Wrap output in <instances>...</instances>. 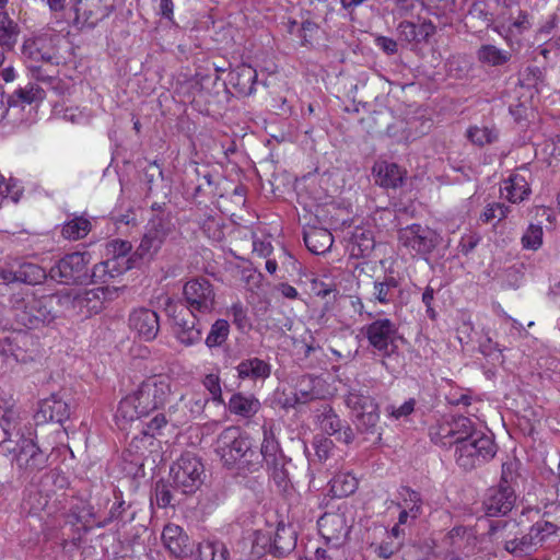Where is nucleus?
<instances>
[{"label": "nucleus", "instance_id": "obj_1", "mask_svg": "<svg viewBox=\"0 0 560 560\" xmlns=\"http://www.w3.org/2000/svg\"><path fill=\"white\" fill-rule=\"evenodd\" d=\"M10 304L22 325L36 328L40 324H49L65 316L73 304V300L69 294H48L37 298L27 291H20L12 293Z\"/></svg>", "mask_w": 560, "mask_h": 560}, {"label": "nucleus", "instance_id": "obj_2", "mask_svg": "<svg viewBox=\"0 0 560 560\" xmlns=\"http://www.w3.org/2000/svg\"><path fill=\"white\" fill-rule=\"evenodd\" d=\"M0 447L3 453H15L19 467L21 462L31 459L42 452L32 439L24 436L21 423L13 411H5L0 420Z\"/></svg>", "mask_w": 560, "mask_h": 560}, {"label": "nucleus", "instance_id": "obj_3", "mask_svg": "<svg viewBox=\"0 0 560 560\" xmlns=\"http://www.w3.org/2000/svg\"><path fill=\"white\" fill-rule=\"evenodd\" d=\"M495 453L493 439L480 431L468 440L458 441L455 446V460L463 469L471 470L493 458Z\"/></svg>", "mask_w": 560, "mask_h": 560}, {"label": "nucleus", "instance_id": "obj_4", "mask_svg": "<svg viewBox=\"0 0 560 560\" xmlns=\"http://www.w3.org/2000/svg\"><path fill=\"white\" fill-rule=\"evenodd\" d=\"M165 312L172 319L174 335L182 345L190 347L201 341L202 326L198 318L199 314L189 311L183 302H175L172 299H167Z\"/></svg>", "mask_w": 560, "mask_h": 560}, {"label": "nucleus", "instance_id": "obj_5", "mask_svg": "<svg viewBox=\"0 0 560 560\" xmlns=\"http://www.w3.org/2000/svg\"><path fill=\"white\" fill-rule=\"evenodd\" d=\"M170 476L174 490L183 494H192L203 483L205 466L197 455L187 452L171 466Z\"/></svg>", "mask_w": 560, "mask_h": 560}, {"label": "nucleus", "instance_id": "obj_6", "mask_svg": "<svg viewBox=\"0 0 560 560\" xmlns=\"http://www.w3.org/2000/svg\"><path fill=\"white\" fill-rule=\"evenodd\" d=\"M346 404L352 410L353 421L359 432L380 435L378 405L374 398L353 390L348 394Z\"/></svg>", "mask_w": 560, "mask_h": 560}, {"label": "nucleus", "instance_id": "obj_7", "mask_svg": "<svg viewBox=\"0 0 560 560\" xmlns=\"http://www.w3.org/2000/svg\"><path fill=\"white\" fill-rule=\"evenodd\" d=\"M516 527L515 523L503 520L494 521L490 524L488 535L493 542L502 545L509 553L515 557L527 556L535 549L537 544L529 532L520 538L516 536L511 537L513 534L512 529Z\"/></svg>", "mask_w": 560, "mask_h": 560}, {"label": "nucleus", "instance_id": "obj_8", "mask_svg": "<svg viewBox=\"0 0 560 560\" xmlns=\"http://www.w3.org/2000/svg\"><path fill=\"white\" fill-rule=\"evenodd\" d=\"M183 303L189 311L200 316L211 314L217 304V294L212 283L203 277L187 281L183 288Z\"/></svg>", "mask_w": 560, "mask_h": 560}, {"label": "nucleus", "instance_id": "obj_9", "mask_svg": "<svg viewBox=\"0 0 560 560\" xmlns=\"http://www.w3.org/2000/svg\"><path fill=\"white\" fill-rule=\"evenodd\" d=\"M90 255L71 253L58 260L49 270V277L62 284H83L89 280Z\"/></svg>", "mask_w": 560, "mask_h": 560}, {"label": "nucleus", "instance_id": "obj_10", "mask_svg": "<svg viewBox=\"0 0 560 560\" xmlns=\"http://www.w3.org/2000/svg\"><path fill=\"white\" fill-rule=\"evenodd\" d=\"M138 400V408L142 413L149 416L167 402L171 396V383L167 376L156 375L147 378L141 383L135 393Z\"/></svg>", "mask_w": 560, "mask_h": 560}, {"label": "nucleus", "instance_id": "obj_11", "mask_svg": "<svg viewBox=\"0 0 560 560\" xmlns=\"http://www.w3.org/2000/svg\"><path fill=\"white\" fill-rule=\"evenodd\" d=\"M217 452L225 467L233 469L245 452L253 445L249 436L240 427L225 428L218 436Z\"/></svg>", "mask_w": 560, "mask_h": 560}, {"label": "nucleus", "instance_id": "obj_12", "mask_svg": "<svg viewBox=\"0 0 560 560\" xmlns=\"http://www.w3.org/2000/svg\"><path fill=\"white\" fill-rule=\"evenodd\" d=\"M262 451L265 457V465L275 481L278 489L282 492L288 491L291 486L287 464L290 459L282 453L279 443L265 433L262 441Z\"/></svg>", "mask_w": 560, "mask_h": 560}, {"label": "nucleus", "instance_id": "obj_13", "mask_svg": "<svg viewBox=\"0 0 560 560\" xmlns=\"http://www.w3.org/2000/svg\"><path fill=\"white\" fill-rule=\"evenodd\" d=\"M398 242L410 253L424 256L436 247L438 234L428 226L411 224L398 231Z\"/></svg>", "mask_w": 560, "mask_h": 560}, {"label": "nucleus", "instance_id": "obj_14", "mask_svg": "<svg viewBox=\"0 0 560 560\" xmlns=\"http://www.w3.org/2000/svg\"><path fill=\"white\" fill-rule=\"evenodd\" d=\"M361 334L368 339L369 345L383 355H389L395 348L398 328L388 318H378L361 328Z\"/></svg>", "mask_w": 560, "mask_h": 560}, {"label": "nucleus", "instance_id": "obj_15", "mask_svg": "<svg viewBox=\"0 0 560 560\" xmlns=\"http://www.w3.org/2000/svg\"><path fill=\"white\" fill-rule=\"evenodd\" d=\"M115 0H79L75 4L74 25L93 28L108 18L115 9Z\"/></svg>", "mask_w": 560, "mask_h": 560}, {"label": "nucleus", "instance_id": "obj_16", "mask_svg": "<svg viewBox=\"0 0 560 560\" xmlns=\"http://www.w3.org/2000/svg\"><path fill=\"white\" fill-rule=\"evenodd\" d=\"M22 55L25 58L27 68L33 72L34 77L42 81H44L45 78L40 73L39 62L54 63L56 59V52L45 37L25 40L22 47Z\"/></svg>", "mask_w": 560, "mask_h": 560}, {"label": "nucleus", "instance_id": "obj_17", "mask_svg": "<svg viewBox=\"0 0 560 560\" xmlns=\"http://www.w3.org/2000/svg\"><path fill=\"white\" fill-rule=\"evenodd\" d=\"M71 413L70 406L60 396L52 394L50 397L43 399L39 405L34 419L36 424H44L47 422H56L62 424L69 419Z\"/></svg>", "mask_w": 560, "mask_h": 560}, {"label": "nucleus", "instance_id": "obj_18", "mask_svg": "<svg viewBox=\"0 0 560 560\" xmlns=\"http://www.w3.org/2000/svg\"><path fill=\"white\" fill-rule=\"evenodd\" d=\"M128 324L129 328L144 341L153 340L160 331L158 314L145 307L132 311L129 315Z\"/></svg>", "mask_w": 560, "mask_h": 560}, {"label": "nucleus", "instance_id": "obj_19", "mask_svg": "<svg viewBox=\"0 0 560 560\" xmlns=\"http://www.w3.org/2000/svg\"><path fill=\"white\" fill-rule=\"evenodd\" d=\"M162 540L168 552L178 559L189 557L194 551L188 535L176 524H167L162 532Z\"/></svg>", "mask_w": 560, "mask_h": 560}, {"label": "nucleus", "instance_id": "obj_20", "mask_svg": "<svg viewBox=\"0 0 560 560\" xmlns=\"http://www.w3.org/2000/svg\"><path fill=\"white\" fill-rule=\"evenodd\" d=\"M514 488L492 487L483 500V509L488 516L505 515L515 503Z\"/></svg>", "mask_w": 560, "mask_h": 560}, {"label": "nucleus", "instance_id": "obj_21", "mask_svg": "<svg viewBox=\"0 0 560 560\" xmlns=\"http://www.w3.org/2000/svg\"><path fill=\"white\" fill-rule=\"evenodd\" d=\"M444 542L450 547L451 553L469 557L477 549L476 532L471 527L456 526L450 530Z\"/></svg>", "mask_w": 560, "mask_h": 560}, {"label": "nucleus", "instance_id": "obj_22", "mask_svg": "<svg viewBox=\"0 0 560 560\" xmlns=\"http://www.w3.org/2000/svg\"><path fill=\"white\" fill-rule=\"evenodd\" d=\"M436 27L431 20L418 19V22L402 21L397 26L400 40L407 43H427L435 34Z\"/></svg>", "mask_w": 560, "mask_h": 560}, {"label": "nucleus", "instance_id": "obj_23", "mask_svg": "<svg viewBox=\"0 0 560 560\" xmlns=\"http://www.w3.org/2000/svg\"><path fill=\"white\" fill-rule=\"evenodd\" d=\"M319 380L311 375H303L299 378L295 392L292 397H287L283 406L295 407L299 404H307L320 397V390L317 388Z\"/></svg>", "mask_w": 560, "mask_h": 560}, {"label": "nucleus", "instance_id": "obj_24", "mask_svg": "<svg viewBox=\"0 0 560 560\" xmlns=\"http://www.w3.org/2000/svg\"><path fill=\"white\" fill-rule=\"evenodd\" d=\"M296 547V533L291 526L279 524L273 538H269L268 553L281 558L292 552Z\"/></svg>", "mask_w": 560, "mask_h": 560}, {"label": "nucleus", "instance_id": "obj_25", "mask_svg": "<svg viewBox=\"0 0 560 560\" xmlns=\"http://www.w3.org/2000/svg\"><path fill=\"white\" fill-rule=\"evenodd\" d=\"M257 80V72L248 65H241L231 70L228 74L229 83L241 95L247 96L254 92V85Z\"/></svg>", "mask_w": 560, "mask_h": 560}, {"label": "nucleus", "instance_id": "obj_26", "mask_svg": "<svg viewBox=\"0 0 560 560\" xmlns=\"http://www.w3.org/2000/svg\"><path fill=\"white\" fill-rule=\"evenodd\" d=\"M399 293V281L393 276H384L373 282L371 301L383 305L390 304L397 300Z\"/></svg>", "mask_w": 560, "mask_h": 560}, {"label": "nucleus", "instance_id": "obj_27", "mask_svg": "<svg viewBox=\"0 0 560 560\" xmlns=\"http://www.w3.org/2000/svg\"><path fill=\"white\" fill-rule=\"evenodd\" d=\"M441 431L443 432L442 436L452 439L450 443L455 446H457L458 441L468 440L470 435L480 432L475 429L472 421L464 416L453 419L446 427H442Z\"/></svg>", "mask_w": 560, "mask_h": 560}, {"label": "nucleus", "instance_id": "obj_28", "mask_svg": "<svg viewBox=\"0 0 560 560\" xmlns=\"http://www.w3.org/2000/svg\"><path fill=\"white\" fill-rule=\"evenodd\" d=\"M304 243L310 252L322 255L331 248L334 236L327 229L310 228L304 232Z\"/></svg>", "mask_w": 560, "mask_h": 560}, {"label": "nucleus", "instance_id": "obj_29", "mask_svg": "<svg viewBox=\"0 0 560 560\" xmlns=\"http://www.w3.org/2000/svg\"><path fill=\"white\" fill-rule=\"evenodd\" d=\"M44 97L45 91L39 85L30 83L8 95V106L23 108L26 104L43 101Z\"/></svg>", "mask_w": 560, "mask_h": 560}, {"label": "nucleus", "instance_id": "obj_30", "mask_svg": "<svg viewBox=\"0 0 560 560\" xmlns=\"http://www.w3.org/2000/svg\"><path fill=\"white\" fill-rule=\"evenodd\" d=\"M240 378L265 380L271 373L270 364L259 358L243 360L236 368Z\"/></svg>", "mask_w": 560, "mask_h": 560}, {"label": "nucleus", "instance_id": "obj_31", "mask_svg": "<svg viewBox=\"0 0 560 560\" xmlns=\"http://www.w3.org/2000/svg\"><path fill=\"white\" fill-rule=\"evenodd\" d=\"M406 171L395 163H383L378 165L376 183L384 188H398L402 185Z\"/></svg>", "mask_w": 560, "mask_h": 560}, {"label": "nucleus", "instance_id": "obj_32", "mask_svg": "<svg viewBox=\"0 0 560 560\" xmlns=\"http://www.w3.org/2000/svg\"><path fill=\"white\" fill-rule=\"evenodd\" d=\"M264 463L265 457L262 445L260 446V450L252 445L249 451L245 452L233 469H235L241 476H247L259 471L262 468Z\"/></svg>", "mask_w": 560, "mask_h": 560}, {"label": "nucleus", "instance_id": "obj_33", "mask_svg": "<svg viewBox=\"0 0 560 560\" xmlns=\"http://www.w3.org/2000/svg\"><path fill=\"white\" fill-rule=\"evenodd\" d=\"M197 560H229L230 550L223 541L205 540L198 544Z\"/></svg>", "mask_w": 560, "mask_h": 560}, {"label": "nucleus", "instance_id": "obj_34", "mask_svg": "<svg viewBox=\"0 0 560 560\" xmlns=\"http://www.w3.org/2000/svg\"><path fill=\"white\" fill-rule=\"evenodd\" d=\"M68 485V477L57 469L44 474L38 481L39 491L47 497L56 493L58 490H65Z\"/></svg>", "mask_w": 560, "mask_h": 560}, {"label": "nucleus", "instance_id": "obj_35", "mask_svg": "<svg viewBox=\"0 0 560 560\" xmlns=\"http://www.w3.org/2000/svg\"><path fill=\"white\" fill-rule=\"evenodd\" d=\"M126 264L127 266H125L124 268H119L117 266V260L108 259L106 261L96 264L93 267L92 273L90 275L89 279L91 278L92 282L94 283H106L108 279H112L120 275L122 271L131 268V266L129 265V260H127Z\"/></svg>", "mask_w": 560, "mask_h": 560}, {"label": "nucleus", "instance_id": "obj_36", "mask_svg": "<svg viewBox=\"0 0 560 560\" xmlns=\"http://www.w3.org/2000/svg\"><path fill=\"white\" fill-rule=\"evenodd\" d=\"M117 294V288H109L108 285H101L97 288H93L91 290H86L83 294L72 298L73 304L70 305V308H74L75 306H83L84 304L89 305V303L93 301H107L113 300L114 295Z\"/></svg>", "mask_w": 560, "mask_h": 560}, {"label": "nucleus", "instance_id": "obj_37", "mask_svg": "<svg viewBox=\"0 0 560 560\" xmlns=\"http://www.w3.org/2000/svg\"><path fill=\"white\" fill-rule=\"evenodd\" d=\"M512 55L510 51L499 49L494 45H482L477 51V58L480 62L499 67L510 61Z\"/></svg>", "mask_w": 560, "mask_h": 560}, {"label": "nucleus", "instance_id": "obj_38", "mask_svg": "<svg viewBox=\"0 0 560 560\" xmlns=\"http://www.w3.org/2000/svg\"><path fill=\"white\" fill-rule=\"evenodd\" d=\"M165 238L166 237L164 235H162L161 233L147 226V231L140 242V245L137 248L136 254L140 258H144V257L151 258L154 254H156L159 252V249L161 248Z\"/></svg>", "mask_w": 560, "mask_h": 560}, {"label": "nucleus", "instance_id": "obj_39", "mask_svg": "<svg viewBox=\"0 0 560 560\" xmlns=\"http://www.w3.org/2000/svg\"><path fill=\"white\" fill-rule=\"evenodd\" d=\"M504 191L506 192V198L515 203L523 201L530 192V189L525 178L515 174L510 176L509 180L505 182Z\"/></svg>", "mask_w": 560, "mask_h": 560}, {"label": "nucleus", "instance_id": "obj_40", "mask_svg": "<svg viewBox=\"0 0 560 560\" xmlns=\"http://www.w3.org/2000/svg\"><path fill=\"white\" fill-rule=\"evenodd\" d=\"M400 502L398 506L405 511L412 513V520H416L422 514V498L421 494L408 487H402L400 492Z\"/></svg>", "mask_w": 560, "mask_h": 560}, {"label": "nucleus", "instance_id": "obj_41", "mask_svg": "<svg viewBox=\"0 0 560 560\" xmlns=\"http://www.w3.org/2000/svg\"><path fill=\"white\" fill-rule=\"evenodd\" d=\"M19 282L35 285L42 283L47 273L44 268L33 262H23L16 269Z\"/></svg>", "mask_w": 560, "mask_h": 560}, {"label": "nucleus", "instance_id": "obj_42", "mask_svg": "<svg viewBox=\"0 0 560 560\" xmlns=\"http://www.w3.org/2000/svg\"><path fill=\"white\" fill-rule=\"evenodd\" d=\"M259 401L254 397H245L242 394H234L229 402V409L235 415L250 417L257 412Z\"/></svg>", "mask_w": 560, "mask_h": 560}, {"label": "nucleus", "instance_id": "obj_43", "mask_svg": "<svg viewBox=\"0 0 560 560\" xmlns=\"http://www.w3.org/2000/svg\"><path fill=\"white\" fill-rule=\"evenodd\" d=\"M358 488V480L349 474H341L332 478L330 481V491L335 497H348Z\"/></svg>", "mask_w": 560, "mask_h": 560}, {"label": "nucleus", "instance_id": "obj_44", "mask_svg": "<svg viewBox=\"0 0 560 560\" xmlns=\"http://www.w3.org/2000/svg\"><path fill=\"white\" fill-rule=\"evenodd\" d=\"M90 230V221L85 218L77 217L63 225L62 235L68 240H79L86 236Z\"/></svg>", "mask_w": 560, "mask_h": 560}, {"label": "nucleus", "instance_id": "obj_45", "mask_svg": "<svg viewBox=\"0 0 560 560\" xmlns=\"http://www.w3.org/2000/svg\"><path fill=\"white\" fill-rule=\"evenodd\" d=\"M140 411V408H138L137 397L135 394H132L120 400L116 417L127 421H133L135 419L147 417L145 413Z\"/></svg>", "mask_w": 560, "mask_h": 560}, {"label": "nucleus", "instance_id": "obj_46", "mask_svg": "<svg viewBox=\"0 0 560 560\" xmlns=\"http://www.w3.org/2000/svg\"><path fill=\"white\" fill-rule=\"evenodd\" d=\"M230 325L225 319H217L206 338V345L209 348L220 347L222 346L229 336Z\"/></svg>", "mask_w": 560, "mask_h": 560}, {"label": "nucleus", "instance_id": "obj_47", "mask_svg": "<svg viewBox=\"0 0 560 560\" xmlns=\"http://www.w3.org/2000/svg\"><path fill=\"white\" fill-rule=\"evenodd\" d=\"M467 138L476 145L483 147L498 139V131L489 127L472 126L466 132Z\"/></svg>", "mask_w": 560, "mask_h": 560}, {"label": "nucleus", "instance_id": "obj_48", "mask_svg": "<svg viewBox=\"0 0 560 560\" xmlns=\"http://www.w3.org/2000/svg\"><path fill=\"white\" fill-rule=\"evenodd\" d=\"M18 31L7 13L0 14V46L12 48L16 42Z\"/></svg>", "mask_w": 560, "mask_h": 560}, {"label": "nucleus", "instance_id": "obj_49", "mask_svg": "<svg viewBox=\"0 0 560 560\" xmlns=\"http://www.w3.org/2000/svg\"><path fill=\"white\" fill-rule=\"evenodd\" d=\"M108 252L113 255L110 260H117V266L119 268H124L127 266L126 261L129 260V265L131 266V259H126V256L132 249V245L128 241L122 240H113L108 243Z\"/></svg>", "mask_w": 560, "mask_h": 560}, {"label": "nucleus", "instance_id": "obj_50", "mask_svg": "<svg viewBox=\"0 0 560 560\" xmlns=\"http://www.w3.org/2000/svg\"><path fill=\"white\" fill-rule=\"evenodd\" d=\"M229 314L232 316L233 324L241 332H247L252 329V322L247 315V308L241 303H234Z\"/></svg>", "mask_w": 560, "mask_h": 560}, {"label": "nucleus", "instance_id": "obj_51", "mask_svg": "<svg viewBox=\"0 0 560 560\" xmlns=\"http://www.w3.org/2000/svg\"><path fill=\"white\" fill-rule=\"evenodd\" d=\"M518 467L520 463L515 459L503 463L499 487L514 488L520 478Z\"/></svg>", "mask_w": 560, "mask_h": 560}, {"label": "nucleus", "instance_id": "obj_52", "mask_svg": "<svg viewBox=\"0 0 560 560\" xmlns=\"http://www.w3.org/2000/svg\"><path fill=\"white\" fill-rule=\"evenodd\" d=\"M509 211H510V207L505 206L504 203L494 202V203L488 205L485 208V210L480 214V220L483 223H490L493 220H497L498 222H500L504 218H506Z\"/></svg>", "mask_w": 560, "mask_h": 560}, {"label": "nucleus", "instance_id": "obj_53", "mask_svg": "<svg viewBox=\"0 0 560 560\" xmlns=\"http://www.w3.org/2000/svg\"><path fill=\"white\" fill-rule=\"evenodd\" d=\"M172 488L173 483L168 485L162 479L155 482V501L159 508H167L173 504L174 494L172 492Z\"/></svg>", "mask_w": 560, "mask_h": 560}, {"label": "nucleus", "instance_id": "obj_54", "mask_svg": "<svg viewBox=\"0 0 560 560\" xmlns=\"http://www.w3.org/2000/svg\"><path fill=\"white\" fill-rule=\"evenodd\" d=\"M542 234L540 225L530 224L522 236L523 246L527 249H538L542 244Z\"/></svg>", "mask_w": 560, "mask_h": 560}, {"label": "nucleus", "instance_id": "obj_55", "mask_svg": "<svg viewBox=\"0 0 560 560\" xmlns=\"http://www.w3.org/2000/svg\"><path fill=\"white\" fill-rule=\"evenodd\" d=\"M312 444L315 450V455L319 462L327 460L332 454L335 447L332 440L322 434L314 436Z\"/></svg>", "mask_w": 560, "mask_h": 560}, {"label": "nucleus", "instance_id": "obj_56", "mask_svg": "<svg viewBox=\"0 0 560 560\" xmlns=\"http://www.w3.org/2000/svg\"><path fill=\"white\" fill-rule=\"evenodd\" d=\"M319 424L322 431L329 435L337 434L342 427L341 420L331 409L322 413Z\"/></svg>", "mask_w": 560, "mask_h": 560}, {"label": "nucleus", "instance_id": "obj_57", "mask_svg": "<svg viewBox=\"0 0 560 560\" xmlns=\"http://www.w3.org/2000/svg\"><path fill=\"white\" fill-rule=\"evenodd\" d=\"M557 526L548 521L537 522L529 528V533L537 545L541 544L547 537L555 534Z\"/></svg>", "mask_w": 560, "mask_h": 560}, {"label": "nucleus", "instance_id": "obj_58", "mask_svg": "<svg viewBox=\"0 0 560 560\" xmlns=\"http://www.w3.org/2000/svg\"><path fill=\"white\" fill-rule=\"evenodd\" d=\"M47 460L48 456L42 451L33 458L21 462V467L19 468L23 470L26 477H30L31 474L44 469L47 465Z\"/></svg>", "mask_w": 560, "mask_h": 560}, {"label": "nucleus", "instance_id": "obj_59", "mask_svg": "<svg viewBox=\"0 0 560 560\" xmlns=\"http://www.w3.org/2000/svg\"><path fill=\"white\" fill-rule=\"evenodd\" d=\"M147 226L167 237L174 224L171 214H161L160 217H151Z\"/></svg>", "mask_w": 560, "mask_h": 560}, {"label": "nucleus", "instance_id": "obj_60", "mask_svg": "<svg viewBox=\"0 0 560 560\" xmlns=\"http://www.w3.org/2000/svg\"><path fill=\"white\" fill-rule=\"evenodd\" d=\"M480 352L486 357H491L493 360L502 361V350L499 348V343L492 341L490 337H487L485 341L479 345Z\"/></svg>", "mask_w": 560, "mask_h": 560}, {"label": "nucleus", "instance_id": "obj_61", "mask_svg": "<svg viewBox=\"0 0 560 560\" xmlns=\"http://www.w3.org/2000/svg\"><path fill=\"white\" fill-rule=\"evenodd\" d=\"M415 405H416V400L411 398V399L405 401L399 407L389 406L387 408V412L390 417H393L395 419H399V418L407 417L410 413H412V411L415 410Z\"/></svg>", "mask_w": 560, "mask_h": 560}, {"label": "nucleus", "instance_id": "obj_62", "mask_svg": "<svg viewBox=\"0 0 560 560\" xmlns=\"http://www.w3.org/2000/svg\"><path fill=\"white\" fill-rule=\"evenodd\" d=\"M166 423L167 420L164 413L159 412L145 423V429H143V433L145 435L154 436Z\"/></svg>", "mask_w": 560, "mask_h": 560}, {"label": "nucleus", "instance_id": "obj_63", "mask_svg": "<svg viewBox=\"0 0 560 560\" xmlns=\"http://www.w3.org/2000/svg\"><path fill=\"white\" fill-rule=\"evenodd\" d=\"M205 387L212 395L213 400L222 401V392L220 386L219 377L214 374L206 375L203 380Z\"/></svg>", "mask_w": 560, "mask_h": 560}, {"label": "nucleus", "instance_id": "obj_64", "mask_svg": "<svg viewBox=\"0 0 560 560\" xmlns=\"http://www.w3.org/2000/svg\"><path fill=\"white\" fill-rule=\"evenodd\" d=\"M269 549V537L258 534L253 542V553L261 557L267 553Z\"/></svg>", "mask_w": 560, "mask_h": 560}]
</instances>
